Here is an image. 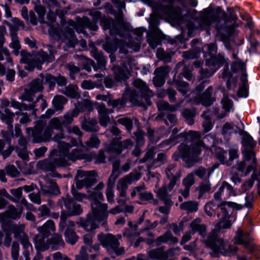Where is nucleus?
Segmentation results:
<instances>
[{"label":"nucleus","instance_id":"e2e57ef3","mask_svg":"<svg viewBox=\"0 0 260 260\" xmlns=\"http://www.w3.org/2000/svg\"><path fill=\"white\" fill-rule=\"evenodd\" d=\"M100 143V140L98 137L93 135L86 142V145L88 147L97 148L99 147Z\"/></svg>","mask_w":260,"mask_h":260},{"label":"nucleus","instance_id":"5fc2aeb1","mask_svg":"<svg viewBox=\"0 0 260 260\" xmlns=\"http://www.w3.org/2000/svg\"><path fill=\"white\" fill-rule=\"evenodd\" d=\"M93 158H95V164L103 163L106 159L104 151L102 150H101L97 155L92 154L87 155V160L88 161H91Z\"/></svg>","mask_w":260,"mask_h":260},{"label":"nucleus","instance_id":"5701e85b","mask_svg":"<svg viewBox=\"0 0 260 260\" xmlns=\"http://www.w3.org/2000/svg\"><path fill=\"white\" fill-rule=\"evenodd\" d=\"M158 12L161 17L174 18L180 14L181 9L174 10L170 6L161 5L158 9Z\"/></svg>","mask_w":260,"mask_h":260},{"label":"nucleus","instance_id":"6e6552de","mask_svg":"<svg viewBox=\"0 0 260 260\" xmlns=\"http://www.w3.org/2000/svg\"><path fill=\"white\" fill-rule=\"evenodd\" d=\"M140 174L138 172H132L124 177L120 179L117 184L116 189L119 192V196L117 199V202L120 204H124L127 201L126 190L128 185L139 180Z\"/></svg>","mask_w":260,"mask_h":260},{"label":"nucleus","instance_id":"cd10ccee","mask_svg":"<svg viewBox=\"0 0 260 260\" xmlns=\"http://www.w3.org/2000/svg\"><path fill=\"white\" fill-rule=\"evenodd\" d=\"M10 192L14 198L11 197L4 189H2L1 193L2 196L6 197L14 203L21 202V200L22 198H23L22 197V187H20L16 189H12L10 190Z\"/></svg>","mask_w":260,"mask_h":260},{"label":"nucleus","instance_id":"393cba45","mask_svg":"<svg viewBox=\"0 0 260 260\" xmlns=\"http://www.w3.org/2000/svg\"><path fill=\"white\" fill-rule=\"evenodd\" d=\"M99 118L101 125L106 127L110 122L109 114L113 111L108 110L103 104H100L98 108Z\"/></svg>","mask_w":260,"mask_h":260},{"label":"nucleus","instance_id":"c85d7f7f","mask_svg":"<svg viewBox=\"0 0 260 260\" xmlns=\"http://www.w3.org/2000/svg\"><path fill=\"white\" fill-rule=\"evenodd\" d=\"M131 145H132V142L129 139H127L120 143H117V142L113 141L109 147L107 149V151L119 154L121 152L122 148H127Z\"/></svg>","mask_w":260,"mask_h":260},{"label":"nucleus","instance_id":"a19ab883","mask_svg":"<svg viewBox=\"0 0 260 260\" xmlns=\"http://www.w3.org/2000/svg\"><path fill=\"white\" fill-rule=\"evenodd\" d=\"M198 203L196 201L185 202L180 205V208L188 213L196 212L198 210Z\"/></svg>","mask_w":260,"mask_h":260},{"label":"nucleus","instance_id":"37998d69","mask_svg":"<svg viewBox=\"0 0 260 260\" xmlns=\"http://www.w3.org/2000/svg\"><path fill=\"white\" fill-rule=\"evenodd\" d=\"M62 93L66 94L68 96L73 98H78L80 94L78 92V88L76 85H71L64 88L61 91Z\"/></svg>","mask_w":260,"mask_h":260},{"label":"nucleus","instance_id":"3c124183","mask_svg":"<svg viewBox=\"0 0 260 260\" xmlns=\"http://www.w3.org/2000/svg\"><path fill=\"white\" fill-rule=\"evenodd\" d=\"M211 189V184L208 179L204 180L199 187V197L201 198L203 195Z\"/></svg>","mask_w":260,"mask_h":260},{"label":"nucleus","instance_id":"c9c22d12","mask_svg":"<svg viewBox=\"0 0 260 260\" xmlns=\"http://www.w3.org/2000/svg\"><path fill=\"white\" fill-rule=\"evenodd\" d=\"M40 192L47 196L51 195H57L59 193L58 187L55 183L52 182L49 185H41Z\"/></svg>","mask_w":260,"mask_h":260},{"label":"nucleus","instance_id":"412c9836","mask_svg":"<svg viewBox=\"0 0 260 260\" xmlns=\"http://www.w3.org/2000/svg\"><path fill=\"white\" fill-rule=\"evenodd\" d=\"M54 25L50 26L49 29V32L52 33L58 37V39L62 40L63 42H66L69 47H73L77 42V39L74 36V33L72 31H70L66 34H62L63 38H62L59 31L55 28Z\"/></svg>","mask_w":260,"mask_h":260},{"label":"nucleus","instance_id":"7ed1b4c3","mask_svg":"<svg viewBox=\"0 0 260 260\" xmlns=\"http://www.w3.org/2000/svg\"><path fill=\"white\" fill-rule=\"evenodd\" d=\"M180 137H186L192 143V145L188 147L182 144L179 149V155L186 161L192 160L196 161L195 157L199 154L201 150V148H204L202 142L200 140L201 133L197 131H189L187 133L180 134Z\"/></svg>","mask_w":260,"mask_h":260},{"label":"nucleus","instance_id":"f8f14e48","mask_svg":"<svg viewBox=\"0 0 260 260\" xmlns=\"http://www.w3.org/2000/svg\"><path fill=\"white\" fill-rule=\"evenodd\" d=\"M92 214L89 215L86 220L80 219L77 222L87 231H91L96 229L98 227L96 222L102 223L103 225L106 224V219L107 218H103L99 208H98L95 212L92 209Z\"/></svg>","mask_w":260,"mask_h":260},{"label":"nucleus","instance_id":"4468645a","mask_svg":"<svg viewBox=\"0 0 260 260\" xmlns=\"http://www.w3.org/2000/svg\"><path fill=\"white\" fill-rule=\"evenodd\" d=\"M142 33L141 31H139L138 32V38L137 39V42H134V43L132 42L129 43H125L122 41L115 40L114 45L110 44L108 42L104 44L103 45V48L105 50L109 53H112L113 52L116 51L118 47L120 48H124L125 46L132 49L136 52L138 51L140 47L139 38L142 36Z\"/></svg>","mask_w":260,"mask_h":260},{"label":"nucleus","instance_id":"774afa93","mask_svg":"<svg viewBox=\"0 0 260 260\" xmlns=\"http://www.w3.org/2000/svg\"><path fill=\"white\" fill-rule=\"evenodd\" d=\"M176 85L178 90L183 95H185L189 91L188 85L183 81H176Z\"/></svg>","mask_w":260,"mask_h":260},{"label":"nucleus","instance_id":"a211bd4d","mask_svg":"<svg viewBox=\"0 0 260 260\" xmlns=\"http://www.w3.org/2000/svg\"><path fill=\"white\" fill-rule=\"evenodd\" d=\"M43 4L47 7L49 12L47 15V18L49 21L48 25L53 23L56 19V15L61 16L62 14H60L59 4L55 0H43Z\"/></svg>","mask_w":260,"mask_h":260},{"label":"nucleus","instance_id":"de8ad7c7","mask_svg":"<svg viewBox=\"0 0 260 260\" xmlns=\"http://www.w3.org/2000/svg\"><path fill=\"white\" fill-rule=\"evenodd\" d=\"M165 172L168 178L180 179L181 177V173L179 170H177L176 166L174 165L169 166Z\"/></svg>","mask_w":260,"mask_h":260},{"label":"nucleus","instance_id":"f3484780","mask_svg":"<svg viewBox=\"0 0 260 260\" xmlns=\"http://www.w3.org/2000/svg\"><path fill=\"white\" fill-rule=\"evenodd\" d=\"M113 70L115 74V79L113 80L110 77L105 79L104 83L107 88H112L116 85V81L125 80L128 78V72L125 67L124 69H121L119 67H114Z\"/></svg>","mask_w":260,"mask_h":260},{"label":"nucleus","instance_id":"2eb2a0df","mask_svg":"<svg viewBox=\"0 0 260 260\" xmlns=\"http://www.w3.org/2000/svg\"><path fill=\"white\" fill-rule=\"evenodd\" d=\"M242 144L244 148L243 150L244 157L247 159H252V164L251 168L255 167V158L254 152L252 150L256 145V143L254 141L251 136L246 134L243 136L242 139Z\"/></svg>","mask_w":260,"mask_h":260},{"label":"nucleus","instance_id":"4be33fe9","mask_svg":"<svg viewBox=\"0 0 260 260\" xmlns=\"http://www.w3.org/2000/svg\"><path fill=\"white\" fill-rule=\"evenodd\" d=\"M170 69L168 67L157 68L154 71L155 76L153 78V82L155 86L160 87L164 85L165 78L168 75Z\"/></svg>","mask_w":260,"mask_h":260},{"label":"nucleus","instance_id":"0eeeda50","mask_svg":"<svg viewBox=\"0 0 260 260\" xmlns=\"http://www.w3.org/2000/svg\"><path fill=\"white\" fill-rule=\"evenodd\" d=\"M204 48H207L208 53L210 55V58L206 59V64L210 68V72L206 71L204 72V70H201V73L203 77H210L212 76L215 72L224 62V59L223 56L219 55L217 56H214L213 54L216 52L217 47L214 44L206 45Z\"/></svg>","mask_w":260,"mask_h":260},{"label":"nucleus","instance_id":"13d9d810","mask_svg":"<svg viewBox=\"0 0 260 260\" xmlns=\"http://www.w3.org/2000/svg\"><path fill=\"white\" fill-rule=\"evenodd\" d=\"M176 133L177 130L176 128L174 129L173 131V135L171 138L169 140L162 142L160 145V147L161 148H163L166 145L167 146L170 145V146L169 147V148H170L172 146L175 145L177 143V139L178 138V137L176 136Z\"/></svg>","mask_w":260,"mask_h":260},{"label":"nucleus","instance_id":"1a4fd4ad","mask_svg":"<svg viewBox=\"0 0 260 260\" xmlns=\"http://www.w3.org/2000/svg\"><path fill=\"white\" fill-rule=\"evenodd\" d=\"M98 239L110 254L118 255L123 253L124 249L119 247V242L115 236L111 234H100L98 236Z\"/></svg>","mask_w":260,"mask_h":260},{"label":"nucleus","instance_id":"473e14b6","mask_svg":"<svg viewBox=\"0 0 260 260\" xmlns=\"http://www.w3.org/2000/svg\"><path fill=\"white\" fill-rule=\"evenodd\" d=\"M38 230L40 233V235L47 238L50 235L51 232L55 231L54 223L52 220H49L42 226H39Z\"/></svg>","mask_w":260,"mask_h":260},{"label":"nucleus","instance_id":"20e7f679","mask_svg":"<svg viewBox=\"0 0 260 260\" xmlns=\"http://www.w3.org/2000/svg\"><path fill=\"white\" fill-rule=\"evenodd\" d=\"M47 47L49 51V55L43 50H40L33 56L28 53L23 56L20 61L26 64L25 68L27 70L32 71L35 68L40 70L42 69L41 65L44 62H51L54 59L55 50L53 47L47 45Z\"/></svg>","mask_w":260,"mask_h":260},{"label":"nucleus","instance_id":"79ce46f5","mask_svg":"<svg viewBox=\"0 0 260 260\" xmlns=\"http://www.w3.org/2000/svg\"><path fill=\"white\" fill-rule=\"evenodd\" d=\"M10 104L12 107L20 111H22L23 110H29L34 108L36 106V102H32L27 105L25 104L20 103L15 100H12Z\"/></svg>","mask_w":260,"mask_h":260},{"label":"nucleus","instance_id":"a878e982","mask_svg":"<svg viewBox=\"0 0 260 260\" xmlns=\"http://www.w3.org/2000/svg\"><path fill=\"white\" fill-rule=\"evenodd\" d=\"M74 222L72 221L68 222V226L64 233V237L67 242L74 245L78 240V237L74 232Z\"/></svg>","mask_w":260,"mask_h":260},{"label":"nucleus","instance_id":"bf43d9fd","mask_svg":"<svg viewBox=\"0 0 260 260\" xmlns=\"http://www.w3.org/2000/svg\"><path fill=\"white\" fill-rule=\"evenodd\" d=\"M92 56L97 60L100 67H104L106 66V60L103 54L94 50L92 51Z\"/></svg>","mask_w":260,"mask_h":260},{"label":"nucleus","instance_id":"9b49d317","mask_svg":"<svg viewBox=\"0 0 260 260\" xmlns=\"http://www.w3.org/2000/svg\"><path fill=\"white\" fill-rule=\"evenodd\" d=\"M96 174L94 171H85L78 170L75 178V182L77 189L84 187H89L96 181Z\"/></svg>","mask_w":260,"mask_h":260},{"label":"nucleus","instance_id":"c03bdc74","mask_svg":"<svg viewBox=\"0 0 260 260\" xmlns=\"http://www.w3.org/2000/svg\"><path fill=\"white\" fill-rule=\"evenodd\" d=\"M11 36L12 42L10 44L9 46L14 49L13 52L14 54L18 55L19 54V50L21 48L18 38L17 35L12 30H11Z\"/></svg>","mask_w":260,"mask_h":260},{"label":"nucleus","instance_id":"603ef678","mask_svg":"<svg viewBox=\"0 0 260 260\" xmlns=\"http://www.w3.org/2000/svg\"><path fill=\"white\" fill-rule=\"evenodd\" d=\"M78 115V111L76 109H73L71 111L67 112L63 116L64 120L62 121L63 125L70 124L73 120V118Z\"/></svg>","mask_w":260,"mask_h":260},{"label":"nucleus","instance_id":"7c9ffc66","mask_svg":"<svg viewBox=\"0 0 260 260\" xmlns=\"http://www.w3.org/2000/svg\"><path fill=\"white\" fill-rule=\"evenodd\" d=\"M45 237L41 235H37L34 239L36 248L38 251H44L49 247L51 243L48 240H45Z\"/></svg>","mask_w":260,"mask_h":260},{"label":"nucleus","instance_id":"f704fd0d","mask_svg":"<svg viewBox=\"0 0 260 260\" xmlns=\"http://www.w3.org/2000/svg\"><path fill=\"white\" fill-rule=\"evenodd\" d=\"M47 83L45 81V76L40 75V77L32 81L29 85V90L32 93H37L43 89V84Z\"/></svg>","mask_w":260,"mask_h":260},{"label":"nucleus","instance_id":"ea45409f","mask_svg":"<svg viewBox=\"0 0 260 260\" xmlns=\"http://www.w3.org/2000/svg\"><path fill=\"white\" fill-rule=\"evenodd\" d=\"M212 91V88L211 87H208L206 90L200 101L197 102V103H201L202 105L206 106H208L211 105L213 102V100L211 98Z\"/></svg>","mask_w":260,"mask_h":260},{"label":"nucleus","instance_id":"f03ea898","mask_svg":"<svg viewBox=\"0 0 260 260\" xmlns=\"http://www.w3.org/2000/svg\"><path fill=\"white\" fill-rule=\"evenodd\" d=\"M89 14L92 17L93 22H91L87 17L80 20L78 23L81 25V28L76 27V31L78 32L84 33L83 28H89L94 31L97 30L98 26L96 24V21L100 19L101 25L103 26L104 29H109L110 33L112 35H120L119 27H123L122 21L116 22L113 19L107 18L106 17H102L101 13L95 10L90 11Z\"/></svg>","mask_w":260,"mask_h":260},{"label":"nucleus","instance_id":"052dcab7","mask_svg":"<svg viewBox=\"0 0 260 260\" xmlns=\"http://www.w3.org/2000/svg\"><path fill=\"white\" fill-rule=\"evenodd\" d=\"M14 63L13 62L12 58L10 56L6 57V62L2 63L0 62V75L4 76L6 75V67H13Z\"/></svg>","mask_w":260,"mask_h":260},{"label":"nucleus","instance_id":"9d476101","mask_svg":"<svg viewBox=\"0 0 260 260\" xmlns=\"http://www.w3.org/2000/svg\"><path fill=\"white\" fill-rule=\"evenodd\" d=\"M104 187V183L100 182L89 195V197L90 200H91V205L93 212H95L96 210L99 208L103 218H107V214L105 211L108 209V205L107 204H102L100 202V201H103L104 199L103 193L100 191Z\"/></svg>","mask_w":260,"mask_h":260},{"label":"nucleus","instance_id":"72a5a7b5","mask_svg":"<svg viewBox=\"0 0 260 260\" xmlns=\"http://www.w3.org/2000/svg\"><path fill=\"white\" fill-rule=\"evenodd\" d=\"M81 126L83 129L87 132L98 131L97 121L95 119H88L85 117L80 118Z\"/></svg>","mask_w":260,"mask_h":260},{"label":"nucleus","instance_id":"6e6d98bb","mask_svg":"<svg viewBox=\"0 0 260 260\" xmlns=\"http://www.w3.org/2000/svg\"><path fill=\"white\" fill-rule=\"evenodd\" d=\"M63 125L62 121L59 117H54L49 122L48 126L51 128L57 130H61Z\"/></svg>","mask_w":260,"mask_h":260},{"label":"nucleus","instance_id":"aec40b11","mask_svg":"<svg viewBox=\"0 0 260 260\" xmlns=\"http://www.w3.org/2000/svg\"><path fill=\"white\" fill-rule=\"evenodd\" d=\"M58 204L61 208H62V206L64 205L70 215H79L82 212L81 206L69 199H60L58 201Z\"/></svg>","mask_w":260,"mask_h":260},{"label":"nucleus","instance_id":"4d7b16f0","mask_svg":"<svg viewBox=\"0 0 260 260\" xmlns=\"http://www.w3.org/2000/svg\"><path fill=\"white\" fill-rule=\"evenodd\" d=\"M195 110L194 109H185L182 114L186 122L189 125H192L194 121L193 118L195 115Z\"/></svg>","mask_w":260,"mask_h":260},{"label":"nucleus","instance_id":"c756f323","mask_svg":"<svg viewBox=\"0 0 260 260\" xmlns=\"http://www.w3.org/2000/svg\"><path fill=\"white\" fill-rule=\"evenodd\" d=\"M22 211L23 210L21 208L17 209L14 206H10L8 211L4 213L0 214V220L3 221L6 217L14 219L19 218Z\"/></svg>","mask_w":260,"mask_h":260},{"label":"nucleus","instance_id":"bb28decb","mask_svg":"<svg viewBox=\"0 0 260 260\" xmlns=\"http://www.w3.org/2000/svg\"><path fill=\"white\" fill-rule=\"evenodd\" d=\"M54 151H56V150L52 151L50 159H45L38 162L37 167L38 169L46 171H53L55 167L60 166L59 165L55 164V161L52 159V154Z\"/></svg>","mask_w":260,"mask_h":260},{"label":"nucleus","instance_id":"58836bf2","mask_svg":"<svg viewBox=\"0 0 260 260\" xmlns=\"http://www.w3.org/2000/svg\"><path fill=\"white\" fill-rule=\"evenodd\" d=\"M16 114L12 112L9 109H5L4 112L1 114V119L5 123H6L10 129L12 128V123L13 121L14 116Z\"/></svg>","mask_w":260,"mask_h":260},{"label":"nucleus","instance_id":"b1692460","mask_svg":"<svg viewBox=\"0 0 260 260\" xmlns=\"http://www.w3.org/2000/svg\"><path fill=\"white\" fill-rule=\"evenodd\" d=\"M218 13L216 12L208 9L205 10L202 18L201 26H207L212 23V22L216 21L218 19Z\"/></svg>","mask_w":260,"mask_h":260},{"label":"nucleus","instance_id":"09e8293b","mask_svg":"<svg viewBox=\"0 0 260 260\" xmlns=\"http://www.w3.org/2000/svg\"><path fill=\"white\" fill-rule=\"evenodd\" d=\"M67 102V99L63 96L56 95L52 100V104L56 110H61Z\"/></svg>","mask_w":260,"mask_h":260},{"label":"nucleus","instance_id":"49530a36","mask_svg":"<svg viewBox=\"0 0 260 260\" xmlns=\"http://www.w3.org/2000/svg\"><path fill=\"white\" fill-rule=\"evenodd\" d=\"M244 159L245 160L244 161L241 162L237 165V170L240 172H243L244 171L245 166H247L246 172V175L252 171L253 170H254L256 167L252 169L251 168V165L252 164V159H247L245 157ZM255 166H256V164Z\"/></svg>","mask_w":260,"mask_h":260},{"label":"nucleus","instance_id":"8fccbe9b","mask_svg":"<svg viewBox=\"0 0 260 260\" xmlns=\"http://www.w3.org/2000/svg\"><path fill=\"white\" fill-rule=\"evenodd\" d=\"M10 229L14 234L15 237L20 239L26 236L24 233V226L23 225L12 224Z\"/></svg>","mask_w":260,"mask_h":260},{"label":"nucleus","instance_id":"6ab92c4d","mask_svg":"<svg viewBox=\"0 0 260 260\" xmlns=\"http://www.w3.org/2000/svg\"><path fill=\"white\" fill-rule=\"evenodd\" d=\"M252 240V238L249 233H244L241 229H238L236 232V236L234 238V243L242 245L245 248L252 250L253 246L251 243Z\"/></svg>","mask_w":260,"mask_h":260},{"label":"nucleus","instance_id":"2f4dec72","mask_svg":"<svg viewBox=\"0 0 260 260\" xmlns=\"http://www.w3.org/2000/svg\"><path fill=\"white\" fill-rule=\"evenodd\" d=\"M221 103L222 106V108L224 111H222L220 114L217 115V117L219 119H221L225 117L226 113L230 112L233 105L232 100L230 99L225 94H223Z\"/></svg>","mask_w":260,"mask_h":260},{"label":"nucleus","instance_id":"39448f33","mask_svg":"<svg viewBox=\"0 0 260 260\" xmlns=\"http://www.w3.org/2000/svg\"><path fill=\"white\" fill-rule=\"evenodd\" d=\"M59 147L60 150H56V151H54L52 156L56 165L61 166H67L68 165V159L73 161L83 158L87 159V155L84 156L81 151L77 149H75L72 150L70 153H69V150L71 147V145L69 144L60 143Z\"/></svg>","mask_w":260,"mask_h":260},{"label":"nucleus","instance_id":"0e129e2a","mask_svg":"<svg viewBox=\"0 0 260 260\" xmlns=\"http://www.w3.org/2000/svg\"><path fill=\"white\" fill-rule=\"evenodd\" d=\"M220 190H222L223 192L224 189H226V190L228 192V196L229 197H230L231 196H236L237 193L235 190H234L233 186L229 184L228 182L226 181L223 182L221 186L220 187Z\"/></svg>","mask_w":260,"mask_h":260},{"label":"nucleus","instance_id":"a18cd8bd","mask_svg":"<svg viewBox=\"0 0 260 260\" xmlns=\"http://www.w3.org/2000/svg\"><path fill=\"white\" fill-rule=\"evenodd\" d=\"M182 101L180 103L177 104L175 106L170 105L167 102L164 101H160L157 103V106L159 110H167L170 111H175L177 108L180 107Z\"/></svg>","mask_w":260,"mask_h":260},{"label":"nucleus","instance_id":"69168bd1","mask_svg":"<svg viewBox=\"0 0 260 260\" xmlns=\"http://www.w3.org/2000/svg\"><path fill=\"white\" fill-rule=\"evenodd\" d=\"M231 69L233 72L241 71L244 72L245 70V64L240 60H236L231 66Z\"/></svg>","mask_w":260,"mask_h":260},{"label":"nucleus","instance_id":"e433bc0d","mask_svg":"<svg viewBox=\"0 0 260 260\" xmlns=\"http://www.w3.org/2000/svg\"><path fill=\"white\" fill-rule=\"evenodd\" d=\"M45 81L51 87L55 85V82L60 86H64L67 84V80L64 77L59 76L57 79H56L50 74L45 75Z\"/></svg>","mask_w":260,"mask_h":260},{"label":"nucleus","instance_id":"680f3d73","mask_svg":"<svg viewBox=\"0 0 260 260\" xmlns=\"http://www.w3.org/2000/svg\"><path fill=\"white\" fill-rule=\"evenodd\" d=\"M127 93H125L123 95L124 100L118 99L111 100L109 102V105L112 106L113 108L117 107L120 108L122 107L127 100Z\"/></svg>","mask_w":260,"mask_h":260},{"label":"nucleus","instance_id":"864d4df0","mask_svg":"<svg viewBox=\"0 0 260 260\" xmlns=\"http://www.w3.org/2000/svg\"><path fill=\"white\" fill-rule=\"evenodd\" d=\"M156 241L158 243H165L168 241L176 243L177 242V239L173 237L171 232L168 231L164 235L158 237Z\"/></svg>","mask_w":260,"mask_h":260},{"label":"nucleus","instance_id":"ddd939ff","mask_svg":"<svg viewBox=\"0 0 260 260\" xmlns=\"http://www.w3.org/2000/svg\"><path fill=\"white\" fill-rule=\"evenodd\" d=\"M43 124L42 121H39L36 124L34 129L30 128L26 129L27 134H32L35 142L38 143L42 141H46L50 139L53 131L48 126L43 131Z\"/></svg>","mask_w":260,"mask_h":260},{"label":"nucleus","instance_id":"f257e3e1","mask_svg":"<svg viewBox=\"0 0 260 260\" xmlns=\"http://www.w3.org/2000/svg\"><path fill=\"white\" fill-rule=\"evenodd\" d=\"M221 213L217 216L220 221L215 228L204 240V243L207 247L211 250L210 255L212 257H217L220 255H229L236 253L238 248L236 246L232 247L222 238L218 237V232L221 229H229L232 225L229 213L224 207H220Z\"/></svg>","mask_w":260,"mask_h":260},{"label":"nucleus","instance_id":"338daca9","mask_svg":"<svg viewBox=\"0 0 260 260\" xmlns=\"http://www.w3.org/2000/svg\"><path fill=\"white\" fill-rule=\"evenodd\" d=\"M235 127L233 123L226 122L222 127V134L225 135L233 133L236 132Z\"/></svg>","mask_w":260,"mask_h":260},{"label":"nucleus","instance_id":"423d86ee","mask_svg":"<svg viewBox=\"0 0 260 260\" xmlns=\"http://www.w3.org/2000/svg\"><path fill=\"white\" fill-rule=\"evenodd\" d=\"M133 84L138 90V92H140V95L137 94L136 91H132L129 93V101L134 105H150L149 99L153 95V93L146 83L142 80L138 79L134 80Z\"/></svg>","mask_w":260,"mask_h":260},{"label":"nucleus","instance_id":"4c0bfd02","mask_svg":"<svg viewBox=\"0 0 260 260\" xmlns=\"http://www.w3.org/2000/svg\"><path fill=\"white\" fill-rule=\"evenodd\" d=\"M150 258L157 260H165L168 257V252L164 251L162 248H157L148 252Z\"/></svg>","mask_w":260,"mask_h":260},{"label":"nucleus","instance_id":"dca6fc26","mask_svg":"<svg viewBox=\"0 0 260 260\" xmlns=\"http://www.w3.org/2000/svg\"><path fill=\"white\" fill-rule=\"evenodd\" d=\"M200 218H196L193 220L189 226V231L186 233L183 236L182 243H185L191 238V235L198 232L201 236H204L206 233V227L205 224L201 223Z\"/></svg>","mask_w":260,"mask_h":260}]
</instances>
